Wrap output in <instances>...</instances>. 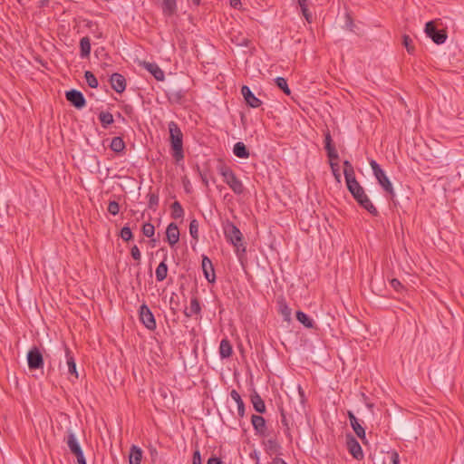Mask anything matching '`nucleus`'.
<instances>
[{
  "label": "nucleus",
  "mask_w": 464,
  "mask_h": 464,
  "mask_svg": "<svg viewBox=\"0 0 464 464\" xmlns=\"http://www.w3.org/2000/svg\"><path fill=\"white\" fill-rule=\"evenodd\" d=\"M276 84L279 89H281L284 93L286 95H289L291 93V91L287 85L286 80L283 77H277L275 79Z\"/></svg>",
  "instance_id": "34"
},
{
  "label": "nucleus",
  "mask_w": 464,
  "mask_h": 464,
  "mask_svg": "<svg viewBox=\"0 0 464 464\" xmlns=\"http://www.w3.org/2000/svg\"><path fill=\"white\" fill-rule=\"evenodd\" d=\"M169 140L173 150V157L177 161L183 160V134L175 121L169 123Z\"/></svg>",
  "instance_id": "2"
},
{
  "label": "nucleus",
  "mask_w": 464,
  "mask_h": 464,
  "mask_svg": "<svg viewBox=\"0 0 464 464\" xmlns=\"http://www.w3.org/2000/svg\"><path fill=\"white\" fill-rule=\"evenodd\" d=\"M297 1H298V5L301 9L308 6V0H297Z\"/></svg>",
  "instance_id": "54"
},
{
  "label": "nucleus",
  "mask_w": 464,
  "mask_h": 464,
  "mask_svg": "<svg viewBox=\"0 0 464 464\" xmlns=\"http://www.w3.org/2000/svg\"><path fill=\"white\" fill-rule=\"evenodd\" d=\"M28 367L31 370L41 369L44 366V358L41 351L36 347H33L27 353Z\"/></svg>",
  "instance_id": "7"
},
{
  "label": "nucleus",
  "mask_w": 464,
  "mask_h": 464,
  "mask_svg": "<svg viewBox=\"0 0 464 464\" xmlns=\"http://www.w3.org/2000/svg\"><path fill=\"white\" fill-rule=\"evenodd\" d=\"M347 188L356 199V201L373 216L378 215L377 208L373 206L368 196L365 194L363 188L356 180L355 177L345 180Z\"/></svg>",
  "instance_id": "1"
},
{
  "label": "nucleus",
  "mask_w": 464,
  "mask_h": 464,
  "mask_svg": "<svg viewBox=\"0 0 464 464\" xmlns=\"http://www.w3.org/2000/svg\"><path fill=\"white\" fill-rule=\"evenodd\" d=\"M108 211L111 215H117L120 211V206L116 201H111L108 206Z\"/></svg>",
  "instance_id": "42"
},
{
  "label": "nucleus",
  "mask_w": 464,
  "mask_h": 464,
  "mask_svg": "<svg viewBox=\"0 0 464 464\" xmlns=\"http://www.w3.org/2000/svg\"><path fill=\"white\" fill-rule=\"evenodd\" d=\"M149 197V208H154L159 204V197L154 193H150Z\"/></svg>",
  "instance_id": "43"
},
{
  "label": "nucleus",
  "mask_w": 464,
  "mask_h": 464,
  "mask_svg": "<svg viewBox=\"0 0 464 464\" xmlns=\"http://www.w3.org/2000/svg\"><path fill=\"white\" fill-rule=\"evenodd\" d=\"M391 458H392V464H399L400 458H399V454H398L397 451H392L391 452Z\"/></svg>",
  "instance_id": "50"
},
{
  "label": "nucleus",
  "mask_w": 464,
  "mask_h": 464,
  "mask_svg": "<svg viewBox=\"0 0 464 464\" xmlns=\"http://www.w3.org/2000/svg\"><path fill=\"white\" fill-rule=\"evenodd\" d=\"M231 398L236 401L237 405L238 414L243 416L244 414V402L239 395V393L236 390H232L230 392Z\"/></svg>",
  "instance_id": "29"
},
{
  "label": "nucleus",
  "mask_w": 464,
  "mask_h": 464,
  "mask_svg": "<svg viewBox=\"0 0 464 464\" xmlns=\"http://www.w3.org/2000/svg\"><path fill=\"white\" fill-rule=\"evenodd\" d=\"M425 34L432 39L437 44H444L447 40V34L445 31H438L435 27L434 21H430L425 24Z\"/></svg>",
  "instance_id": "6"
},
{
  "label": "nucleus",
  "mask_w": 464,
  "mask_h": 464,
  "mask_svg": "<svg viewBox=\"0 0 464 464\" xmlns=\"http://www.w3.org/2000/svg\"><path fill=\"white\" fill-rule=\"evenodd\" d=\"M332 137L329 131L324 134V148L330 160H338L339 156L335 147L333 145Z\"/></svg>",
  "instance_id": "19"
},
{
  "label": "nucleus",
  "mask_w": 464,
  "mask_h": 464,
  "mask_svg": "<svg viewBox=\"0 0 464 464\" xmlns=\"http://www.w3.org/2000/svg\"><path fill=\"white\" fill-rule=\"evenodd\" d=\"M219 353L222 358H227L232 354V346L227 339L220 342Z\"/></svg>",
  "instance_id": "25"
},
{
  "label": "nucleus",
  "mask_w": 464,
  "mask_h": 464,
  "mask_svg": "<svg viewBox=\"0 0 464 464\" xmlns=\"http://www.w3.org/2000/svg\"><path fill=\"white\" fill-rule=\"evenodd\" d=\"M220 174L224 182L233 190L235 194L240 195L244 192L245 187L241 180L235 175L234 171L228 167H221Z\"/></svg>",
  "instance_id": "4"
},
{
  "label": "nucleus",
  "mask_w": 464,
  "mask_h": 464,
  "mask_svg": "<svg viewBox=\"0 0 464 464\" xmlns=\"http://www.w3.org/2000/svg\"><path fill=\"white\" fill-rule=\"evenodd\" d=\"M281 417H282L281 421H282L283 425L285 427V429L287 430H290L289 421H288V420L286 418V415H285V411L283 409L281 410Z\"/></svg>",
  "instance_id": "48"
},
{
  "label": "nucleus",
  "mask_w": 464,
  "mask_h": 464,
  "mask_svg": "<svg viewBox=\"0 0 464 464\" xmlns=\"http://www.w3.org/2000/svg\"><path fill=\"white\" fill-rule=\"evenodd\" d=\"M192 464H201L200 453L198 450H196L193 454V463Z\"/></svg>",
  "instance_id": "51"
},
{
  "label": "nucleus",
  "mask_w": 464,
  "mask_h": 464,
  "mask_svg": "<svg viewBox=\"0 0 464 464\" xmlns=\"http://www.w3.org/2000/svg\"><path fill=\"white\" fill-rule=\"evenodd\" d=\"M125 144L121 137H114L111 142V149L115 152H121L124 150Z\"/></svg>",
  "instance_id": "31"
},
{
  "label": "nucleus",
  "mask_w": 464,
  "mask_h": 464,
  "mask_svg": "<svg viewBox=\"0 0 464 464\" xmlns=\"http://www.w3.org/2000/svg\"><path fill=\"white\" fill-rule=\"evenodd\" d=\"M65 356H66L69 373L73 375L75 378H78V372H77L74 358L72 355L71 351L67 346H65Z\"/></svg>",
  "instance_id": "21"
},
{
  "label": "nucleus",
  "mask_w": 464,
  "mask_h": 464,
  "mask_svg": "<svg viewBox=\"0 0 464 464\" xmlns=\"http://www.w3.org/2000/svg\"><path fill=\"white\" fill-rule=\"evenodd\" d=\"M268 442H269L270 444H275V441H273V440H269Z\"/></svg>",
  "instance_id": "61"
},
{
  "label": "nucleus",
  "mask_w": 464,
  "mask_h": 464,
  "mask_svg": "<svg viewBox=\"0 0 464 464\" xmlns=\"http://www.w3.org/2000/svg\"><path fill=\"white\" fill-rule=\"evenodd\" d=\"M302 11V14L304 16L305 20L308 22V23H312L313 21V14L312 13L308 10V6L307 7H304L301 9Z\"/></svg>",
  "instance_id": "46"
},
{
  "label": "nucleus",
  "mask_w": 464,
  "mask_h": 464,
  "mask_svg": "<svg viewBox=\"0 0 464 464\" xmlns=\"http://www.w3.org/2000/svg\"><path fill=\"white\" fill-rule=\"evenodd\" d=\"M168 266L165 262H161L156 268L155 275L156 279L160 282L163 281L167 277Z\"/></svg>",
  "instance_id": "28"
},
{
  "label": "nucleus",
  "mask_w": 464,
  "mask_h": 464,
  "mask_svg": "<svg viewBox=\"0 0 464 464\" xmlns=\"http://www.w3.org/2000/svg\"><path fill=\"white\" fill-rule=\"evenodd\" d=\"M139 315L140 320L147 329L154 330L156 328L155 317L147 304H143L140 305Z\"/></svg>",
  "instance_id": "8"
},
{
  "label": "nucleus",
  "mask_w": 464,
  "mask_h": 464,
  "mask_svg": "<svg viewBox=\"0 0 464 464\" xmlns=\"http://www.w3.org/2000/svg\"><path fill=\"white\" fill-rule=\"evenodd\" d=\"M251 422L255 430L262 436H267L265 419L260 415H252Z\"/></svg>",
  "instance_id": "17"
},
{
  "label": "nucleus",
  "mask_w": 464,
  "mask_h": 464,
  "mask_svg": "<svg viewBox=\"0 0 464 464\" xmlns=\"http://www.w3.org/2000/svg\"><path fill=\"white\" fill-rule=\"evenodd\" d=\"M273 464H286L282 459H275Z\"/></svg>",
  "instance_id": "57"
},
{
  "label": "nucleus",
  "mask_w": 464,
  "mask_h": 464,
  "mask_svg": "<svg viewBox=\"0 0 464 464\" xmlns=\"http://www.w3.org/2000/svg\"><path fill=\"white\" fill-rule=\"evenodd\" d=\"M370 166L372 169L374 177L378 180V183L381 185V187L383 188V190L386 193H388L392 198H393L395 196V192H394L393 187H392L389 178L386 176L385 172L382 170V169L380 167V165L374 160H372L370 161Z\"/></svg>",
  "instance_id": "3"
},
{
  "label": "nucleus",
  "mask_w": 464,
  "mask_h": 464,
  "mask_svg": "<svg viewBox=\"0 0 464 464\" xmlns=\"http://www.w3.org/2000/svg\"><path fill=\"white\" fill-rule=\"evenodd\" d=\"M141 65L150 72L156 80L163 81L164 80V72L159 67L158 64L154 63L142 62Z\"/></svg>",
  "instance_id": "18"
},
{
  "label": "nucleus",
  "mask_w": 464,
  "mask_h": 464,
  "mask_svg": "<svg viewBox=\"0 0 464 464\" xmlns=\"http://www.w3.org/2000/svg\"><path fill=\"white\" fill-rule=\"evenodd\" d=\"M142 459V450L136 445H132L130 449L129 463L140 464Z\"/></svg>",
  "instance_id": "20"
},
{
  "label": "nucleus",
  "mask_w": 464,
  "mask_h": 464,
  "mask_svg": "<svg viewBox=\"0 0 464 464\" xmlns=\"http://www.w3.org/2000/svg\"><path fill=\"white\" fill-rule=\"evenodd\" d=\"M81 56L86 58L91 53V42L89 37H82L80 41Z\"/></svg>",
  "instance_id": "26"
},
{
  "label": "nucleus",
  "mask_w": 464,
  "mask_h": 464,
  "mask_svg": "<svg viewBox=\"0 0 464 464\" xmlns=\"http://www.w3.org/2000/svg\"><path fill=\"white\" fill-rule=\"evenodd\" d=\"M66 444L70 450V451L75 456H81L83 454L82 448L74 435V433L72 430H68L67 438H66Z\"/></svg>",
  "instance_id": "11"
},
{
  "label": "nucleus",
  "mask_w": 464,
  "mask_h": 464,
  "mask_svg": "<svg viewBox=\"0 0 464 464\" xmlns=\"http://www.w3.org/2000/svg\"><path fill=\"white\" fill-rule=\"evenodd\" d=\"M296 319L307 328L313 327V321L304 312L298 311L296 313Z\"/></svg>",
  "instance_id": "32"
},
{
  "label": "nucleus",
  "mask_w": 464,
  "mask_h": 464,
  "mask_svg": "<svg viewBox=\"0 0 464 464\" xmlns=\"http://www.w3.org/2000/svg\"><path fill=\"white\" fill-rule=\"evenodd\" d=\"M230 5L234 8L238 9L241 6L240 0H229Z\"/></svg>",
  "instance_id": "52"
},
{
  "label": "nucleus",
  "mask_w": 464,
  "mask_h": 464,
  "mask_svg": "<svg viewBox=\"0 0 464 464\" xmlns=\"http://www.w3.org/2000/svg\"><path fill=\"white\" fill-rule=\"evenodd\" d=\"M225 236L237 248L242 246L243 236L240 230L231 222L224 227Z\"/></svg>",
  "instance_id": "5"
},
{
  "label": "nucleus",
  "mask_w": 464,
  "mask_h": 464,
  "mask_svg": "<svg viewBox=\"0 0 464 464\" xmlns=\"http://www.w3.org/2000/svg\"><path fill=\"white\" fill-rule=\"evenodd\" d=\"M76 459H77L78 464H87L83 454L76 457Z\"/></svg>",
  "instance_id": "55"
},
{
  "label": "nucleus",
  "mask_w": 464,
  "mask_h": 464,
  "mask_svg": "<svg viewBox=\"0 0 464 464\" xmlns=\"http://www.w3.org/2000/svg\"><path fill=\"white\" fill-rule=\"evenodd\" d=\"M391 285L392 286V288H394L396 291H400V289L402 288V285L401 284V282L398 280V279H392L391 280Z\"/></svg>",
  "instance_id": "49"
},
{
  "label": "nucleus",
  "mask_w": 464,
  "mask_h": 464,
  "mask_svg": "<svg viewBox=\"0 0 464 464\" xmlns=\"http://www.w3.org/2000/svg\"><path fill=\"white\" fill-rule=\"evenodd\" d=\"M171 210H172V213H171L172 218L175 219L180 218L184 215L183 208H182L181 205L179 204V202H178V201H175L172 203Z\"/></svg>",
  "instance_id": "33"
},
{
  "label": "nucleus",
  "mask_w": 464,
  "mask_h": 464,
  "mask_svg": "<svg viewBox=\"0 0 464 464\" xmlns=\"http://www.w3.org/2000/svg\"><path fill=\"white\" fill-rule=\"evenodd\" d=\"M200 310L201 308L199 302L196 297H194L190 301L189 307L184 311V314L187 317H191L194 314H198L200 313Z\"/></svg>",
  "instance_id": "22"
},
{
  "label": "nucleus",
  "mask_w": 464,
  "mask_h": 464,
  "mask_svg": "<svg viewBox=\"0 0 464 464\" xmlns=\"http://www.w3.org/2000/svg\"><path fill=\"white\" fill-rule=\"evenodd\" d=\"M347 19H348L347 26H348V28H349L351 31H353V24L352 20L350 19V16H349V15H347Z\"/></svg>",
  "instance_id": "56"
},
{
  "label": "nucleus",
  "mask_w": 464,
  "mask_h": 464,
  "mask_svg": "<svg viewBox=\"0 0 464 464\" xmlns=\"http://www.w3.org/2000/svg\"><path fill=\"white\" fill-rule=\"evenodd\" d=\"M343 166H344L343 173H344L345 180L350 179L351 178H354L355 174H354V170H353L352 164L348 160H345L343 162Z\"/></svg>",
  "instance_id": "35"
},
{
  "label": "nucleus",
  "mask_w": 464,
  "mask_h": 464,
  "mask_svg": "<svg viewBox=\"0 0 464 464\" xmlns=\"http://www.w3.org/2000/svg\"><path fill=\"white\" fill-rule=\"evenodd\" d=\"M403 45L405 46L409 53H412L414 52L412 40L409 35H403Z\"/></svg>",
  "instance_id": "39"
},
{
  "label": "nucleus",
  "mask_w": 464,
  "mask_h": 464,
  "mask_svg": "<svg viewBox=\"0 0 464 464\" xmlns=\"http://www.w3.org/2000/svg\"><path fill=\"white\" fill-rule=\"evenodd\" d=\"M99 119L103 128H107L110 124L113 122V116L109 111H102L99 114Z\"/></svg>",
  "instance_id": "30"
},
{
  "label": "nucleus",
  "mask_w": 464,
  "mask_h": 464,
  "mask_svg": "<svg viewBox=\"0 0 464 464\" xmlns=\"http://www.w3.org/2000/svg\"><path fill=\"white\" fill-rule=\"evenodd\" d=\"M334 160H330V166L335 179L338 182H340L341 174L339 173V165L337 162H334Z\"/></svg>",
  "instance_id": "40"
},
{
  "label": "nucleus",
  "mask_w": 464,
  "mask_h": 464,
  "mask_svg": "<svg viewBox=\"0 0 464 464\" xmlns=\"http://www.w3.org/2000/svg\"><path fill=\"white\" fill-rule=\"evenodd\" d=\"M240 44L246 45L247 44V40L246 38H244Z\"/></svg>",
  "instance_id": "59"
},
{
  "label": "nucleus",
  "mask_w": 464,
  "mask_h": 464,
  "mask_svg": "<svg viewBox=\"0 0 464 464\" xmlns=\"http://www.w3.org/2000/svg\"><path fill=\"white\" fill-rule=\"evenodd\" d=\"M189 234L194 239L198 240V222L196 219H193L190 221Z\"/></svg>",
  "instance_id": "37"
},
{
  "label": "nucleus",
  "mask_w": 464,
  "mask_h": 464,
  "mask_svg": "<svg viewBox=\"0 0 464 464\" xmlns=\"http://www.w3.org/2000/svg\"><path fill=\"white\" fill-rule=\"evenodd\" d=\"M298 392H299L301 398L303 399L304 394V391L300 385L298 386Z\"/></svg>",
  "instance_id": "58"
},
{
  "label": "nucleus",
  "mask_w": 464,
  "mask_h": 464,
  "mask_svg": "<svg viewBox=\"0 0 464 464\" xmlns=\"http://www.w3.org/2000/svg\"><path fill=\"white\" fill-rule=\"evenodd\" d=\"M110 82L111 88L119 93H121L125 91L126 88V81L125 78L120 73H113L111 76Z\"/></svg>",
  "instance_id": "15"
},
{
  "label": "nucleus",
  "mask_w": 464,
  "mask_h": 464,
  "mask_svg": "<svg viewBox=\"0 0 464 464\" xmlns=\"http://www.w3.org/2000/svg\"><path fill=\"white\" fill-rule=\"evenodd\" d=\"M166 237L168 243L173 246L179 240V231L178 226L174 223H170L166 230Z\"/></svg>",
  "instance_id": "16"
},
{
  "label": "nucleus",
  "mask_w": 464,
  "mask_h": 464,
  "mask_svg": "<svg viewBox=\"0 0 464 464\" xmlns=\"http://www.w3.org/2000/svg\"><path fill=\"white\" fill-rule=\"evenodd\" d=\"M302 11V14L304 16L305 20L308 22V23H312L313 21V14L312 13L308 10V6L307 7H304L301 9Z\"/></svg>",
  "instance_id": "47"
},
{
  "label": "nucleus",
  "mask_w": 464,
  "mask_h": 464,
  "mask_svg": "<svg viewBox=\"0 0 464 464\" xmlns=\"http://www.w3.org/2000/svg\"><path fill=\"white\" fill-rule=\"evenodd\" d=\"M348 418H349L350 424H351L353 431L364 443V440H365L364 428L361 425L358 419L355 417V415L352 411H348Z\"/></svg>",
  "instance_id": "13"
},
{
  "label": "nucleus",
  "mask_w": 464,
  "mask_h": 464,
  "mask_svg": "<svg viewBox=\"0 0 464 464\" xmlns=\"http://www.w3.org/2000/svg\"><path fill=\"white\" fill-rule=\"evenodd\" d=\"M65 96L67 101L70 102L75 108L82 109L85 106V98L81 92L77 90H71L66 92Z\"/></svg>",
  "instance_id": "9"
},
{
  "label": "nucleus",
  "mask_w": 464,
  "mask_h": 464,
  "mask_svg": "<svg viewBox=\"0 0 464 464\" xmlns=\"http://www.w3.org/2000/svg\"><path fill=\"white\" fill-rule=\"evenodd\" d=\"M241 93H242L246 102L250 107H252V108H258L262 104V102L254 95V93L251 92L249 87L244 85L241 88Z\"/></svg>",
  "instance_id": "12"
},
{
  "label": "nucleus",
  "mask_w": 464,
  "mask_h": 464,
  "mask_svg": "<svg viewBox=\"0 0 464 464\" xmlns=\"http://www.w3.org/2000/svg\"><path fill=\"white\" fill-rule=\"evenodd\" d=\"M207 464H221V461L218 458L212 457L208 459Z\"/></svg>",
  "instance_id": "53"
},
{
  "label": "nucleus",
  "mask_w": 464,
  "mask_h": 464,
  "mask_svg": "<svg viewBox=\"0 0 464 464\" xmlns=\"http://www.w3.org/2000/svg\"><path fill=\"white\" fill-rule=\"evenodd\" d=\"M281 313L285 320H289L291 315V309L286 304H281Z\"/></svg>",
  "instance_id": "45"
},
{
  "label": "nucleus",
  "mask_w": 464,
  "mask_h": 464,
  "mask_svg": "<svg viewBox=\"0 0 464 464\" xmlns=\"http://www.w3.org/2000/svg\"><path fill=\"white\" fill-rule=\"evenodd\" d=\"M193 3L196 5H198L199 3H200V0H192Z\"/></svg>",
  "instance_id": "60"
},
{
  "label": "nucleus",
  "mask_w": 464,
  "mask_h": 464,
  "mask_svg": "<svg viewBox=\"0 0 464 464\" xmlns=\"http://www.w3.org/2000/svg\"><path fill=\"white\" fill-rule=\"evenodd\" d=\"M84 76H85L88 85L91 88H97L98 80L96 79V77L94 76V74L92 72L86 71Z\"/></svg>",
  "instance_id": "36"
},
{
  "label": "nucleus",
  "mask_w": 464,
  "mask_h": 464,
  "mask_svg": "<svg viewBox=\"0 0 464 464\" xmlns=\"http://www.w3.org/2000/svg\"><path fill=\"white\" fill-rule=\"evenodd\" d=\"M251 401H252V404H253V407L254 409L259 412V413H263L266 411V405H265V402L264 401L262 400V398L256 393L255 392L252 396H251Z\"/></svg>",
  "instance_id": "23"
},
{
  "label": "nucleus",
  "mask_w": 464,
  "mask_h": 464,
  "mask_svg": "<svg viewBox=\"0 0 464 464\" xmlns=\"http://www.w3.org/2000/svg\"><path fill=\"white\" fill-rule=\"evenodd\" d=\"M176 0H163L162 1V9L164 14L168 15H171L176 11Z\"/></svg>",
  "instance_id": "27"
},
{
  "label": "nucleus",
  "mask_w": 464,
  "mask_h": 464,
  "mask_svg": "<svg viewBox=\"0 0 464 464\" xmlns=\"http://www.w3.org/2000/svg\"><path fill=\"white\" fill-rule=\"evenodd\" d=\"M155 228L154 226L150 223H146L142 227V233L147 237H151L154 235Z\"/></svg>",
  "instance_id": "38"
},
{
  "label": "nucleus",
  "mask_w": 464,
  "mask_h": 464,
  "mask_svg": "<svg viewBox=\"0 0 464 464\" xmlns=\"http://www.w3.org/2000/svg\"><path fill=\"white\" fill-rule=\"evenodd\" d=\"M130 254H131V256L133 257V259H135L137 261L140 260L141 255H140V249L138 248L137 246H133L131 247Z\"/></svg>",
  "instance_id": "44"
},
{
  "label": "nucleus",
  "mask_w": 464,
  "mask_h": 464,
  "mask_svg": "<svg viewBox=\"0 0 464 464\" xmlns=\"http://www.w3.org/2000/svg\"><path fill=\"white\" fill-rule=\"evenodd\" d=\"M121 237L124 241H129L132 238V233L129 227H124L121 228Z\"/></svg>",
  "instance_id": "41"
},
{
  "label": "nucleus",
  "mask_w": 464,
  "mask_h": 464,
  "mask_svg": "<svg viewBox=\"0 0 464 464\" xmlns=\"http://www.w3.org/2000/svg\"><path fill=\"white\" fill-rule=\"evenodd\" d=\"M201 266L206 279L209 283L215 282L216 276L211 260L208 256H204L202 258Z\"/></svg>",
  "instance_id": "14"
},
{
  "label": "nucleus",
  "mask_w": 464,
  "mask_h": 464,
  "mask_svg": "<svg viewBox=\"0 0 464 464\" xmlns=\"http://www.w3.org/2000/svg\"><path fill=\"white\" fill-rule=\"evenodd\" d=\"M347 447L349 452L353 455V457L356 459H362L363 458V452L361 445L356 440V439L351 435H348L346 438Z\"/></svg>",
  "instance_id": "10"
},
{
  "label": "nucleus",
  "mask_w": 464,
  "mask_h": 464,
  "mask_svg": "<svg viewBox=\"0 0 464 464\" xmlns=\"http://www.w3.org/2000/svg\"><path fill=\"white\" fill-rule=\"evenodd\" d=\"M234 154L241 159H246L249 157V152L243 142H237L233 149Z\"/></svg>",
  "instance_id": "24"
}]
</instances>
